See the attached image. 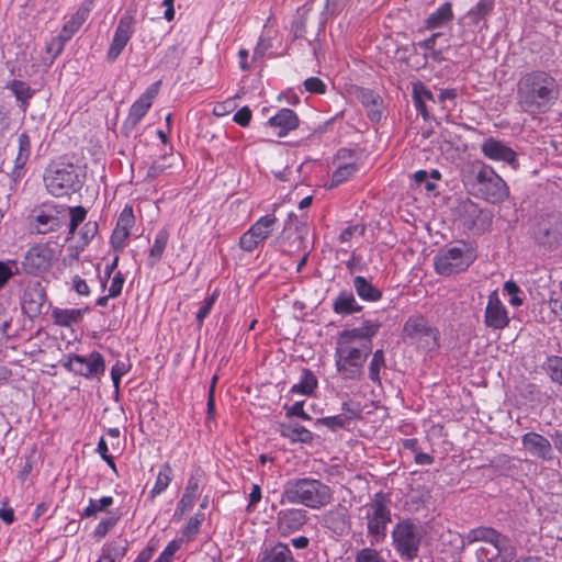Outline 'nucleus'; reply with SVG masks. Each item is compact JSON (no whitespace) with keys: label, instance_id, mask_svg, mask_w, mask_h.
<instances>
[{"label":"nucleus","instance_id":"obj_27","mask_svg":"<svg viewBox=\"0 0 562 562\" xmlns=\"http://www.w3.org/2000/svg\"><path fill=\"white\" fill-rule=\"evenodd\" d=\"M353 288L361 300L376 302L382 297V292L364 277L357 276L353 279Z\"/></svg>","mask_w":562,"mask_h":562},{"label":"nucleus","instance_id":"obj_21","mask_svg":"<svg viewBox=\"0 0 562 562\" xmlns=\"http://www.w3.org/2000/svg\"><path fill=\"white\" fill-rule=\"evenodd\" d=\"M522 446L533 457L542 460L552 459V447L550 441L540 434L527 432L521 438Z\"/></svg>","mask_w":562,"mask_h":562},{"label":"nucleus","instance_id":"obj_16","mask_svg":"<svg viewBox=\"0 0 562 562\" xmlns=\"http://www.w3.org/2000/svg\"><path fill=\"white\" fill-rule=\"evenodd\" d=\"M307 521V513L302 508H286L278 513L277 528L282 537L299 531Z\"/></svg>","mask_w":562,"mask_h":562},{"label":"nucleus","instance_id":"obj_8","mask_svg":"<svg viewBox=\"0 0 562 562\" xmlns=\"http://www.w3.org/2000/svg\"><path fill=\"white\" fill-rule=\"evenodd\" d=\"M477 192L487 202L499 203L509 195L506 182L490 166H483L477 175Z\"/></svg>","mask_w":562,"mask_h":562},{"label":"nucleus","instance_id":"obj_34","mask_svg":"<svg viewBox=\"0 0 562 562\" xmlns=\"http://www.w3.org/2000/svg\"><path fill=\"white\" fill-rule=\"evenodd\" d=\"M386 368L385 356L382 349L373 352L372 359L369 363V379L376 385L381 386V370Z\"/></svg>","mask_w":562,"mask_h":562},{"label":"nucleus","instance_id":"obj_9","mask_svg":"<svg viewBox=\"0 0 562 562\" xmlns=\"http://www.w3.org/2000/svg\"><path fill=\"white\" fill-rule=\"evenodd\" d=\"M394 547L405 560L412 561L418 555L420 536L418 528L409 520L400 521L392 532Z\"/></svg>","mask_w":562,"mask_h":562},{"label":"nucleus","instance_id":"obj_50","mask_svg":"<svg viewBox=\"0 0 562 562\" xmlns=\"http://www.w3.org/2000/svg\"><path fill=\"white\" fill-rule=\"evenodd\" d=\"M128 231L115 226L110 243L115 251H122L125 247V241L130 236Z\"/></svg>","mask_w":562,"mask_h":562},{"label":"nucleus","instance_id":"obj_18","mask_svg":"<svg viewBox=\"0 0 562 562\" xmlns=\"http://www.w3.org/2000/svg\"><path fill=\"white\" fill-rule=\"evenodd\" d=\"M104 371V360L99 352L88 356L72 355V372L92 379Z\"/></svg>","mask_w":562,"mask_h":562},{"label":"nucleus","instance_id":"obj_39","mask_svg":"<svg viewBox=\"0 0 562 562\" xmlns=\"http://www.w3.org/2000/svg\"><path fill=\"white\" fill-rule=\"evenodd\" d=\"M358 170L359 167L355 162L338 166V168L333 173L331 184L339 186L344 183L345 181L349 180Z\"/></svg>","mask_w":562,"mask_h":562},{"label":"nucleus","instance_id":"obj_19","mask_svg":"<svg viewBox=\"0 0 562 562\" xmlns=\"http://www.w3.org/2000/svg\"><path fill=\"white\" fill-rule=\"evenodd\" d=\"M481 150L485 157L495 161H504L513 168H517L516 153L503 142L490 137L481 145Z\"/></svg>","mask_w":562,"mask_h":562},{"label":"nucleus","instance_id":"obj_37","mask_svg":"<svg viewBox=\"0 0 562 562\" xmlns=\"http://www.w3.org/2000/svg\"><path fill=\"white\" fill-rule=\"evenodd\" d=\"M542 368L553 383L562 386V357H548Z\"/></svg>","mask_w":562,"mask_h":562},{"label":"nucleus","instance_id":"obj_12","mask_svg":"<svg viewBox=\"0 0 562 562\" xmlns=\"http://www.w3.org/2000/svg\"><path fill=\"white\" fill-rule=\"evenodd\" d=\"M510 318L506 306L501 301L497 291L488 295L484 313V324L494 330H502L509 325Z\"/></svg>","mask_w":562,"mask_h":562},{"label":"nucleus","instance_id":"obj_30","mask_svg":"<svg viewBox=\"0 0 562 562\" xmlns=\"http://www.w3.org/2000/svg\"><path fill=\"white\" fill-rule=\"evenodd\" d=\"M318 381L315 374L310 369H303L300 381L291 387L290 392L293 394H302L310 396L317 387Z\"/></svg>","mask_w":562,"mask_h":562},{"label":"nucleus","instance_id":"obj_59","mask_svg":"<svg viewBox=\"0 0 562 562\" xmlns=\"http://www.w3.org/2000/svg\"><path fill=\"white\" fill-rule=\"evenodd\" d=\"M355 234L363 235L364 234V227H361L359 225H352V226L346 227L339 234V241L340 243H348L352 238V236Z\"/></svg>","mask_w":562,"mask_h":562},{"label":"nucleus","instance_id":"obj_55","mask_svg":"<svg viewBox=\"0 0 562 562\" xmlns=\"http://www.w3.org/2000/svg\"><path fill=\"white\" fill-rule=\"evenodd\" d=\"M216 293H213L211 296L206 297L201 307L199 308L196 313V321L198 325L201 326L203 324V321L206 318V316L210 314L211 310L213 308V305L216 301Z\"/></svg>","mask_w":562,"mask_h":562},{"label":"nucleus","instance_id":"obj_51","mask_svg":"<svg viewBox=\"0 0 562 562\" xmlns=\"http://www.w3.org/2000/svg\"><path fill=\"white\" fill-rule=\"evenodd\" d=\"M127 544H121L119 542L109 543L103 548L102 554L104 558H113L114 560H121L125 555Z\"/></svg>","mask_w":562,"mask_h":562},{"label":"nucleus","instance_id":"obj_53","mask_svg":"<svg viewBox=\"0 0 562 562\" xmlns=\"http://www.w3.org/2000/svg\"><path fill=\"white\" fill-rule=\"evenodd\" d=\"M260 243V239L256 238L255 234L252 235L250 228L239 238V247L248 252L254 251Z\"/></svg>","mask_w":562,"mask_h":562},{"label":"nucleus","instance_id":"obj_26","mask_svg":"<svg viewBox=\"0 0 562 562\" xmlns=\"http://www.w3.org/2000/svg\"><path fill=\"white\" fill-rule=\"evenodd\" d=\"M458 24L460 26L459 36L463 42L474 41L479 32L487 29L482 27L483 21L469 11L459 19Z\"/></svg>","mask_w":562,"mask_h":562},{"label":"nucleus","instance_id":"obj_11","mask_svg":"<svg viewBox=\"0 0 562 562\" xmlns=\"http://www.w3.org/2000/svg\"><path fill=\"white\" fill-rule=\"evenodd\" d=\"M134 33V18L131 14H124L121 16L117 26L115 29L112 42L106 52V59L113 63L121 55L122 50L131 40Z\"/></svg>","mask_w":562,"mask_h":562},{"label":"nucleus","instance_id":"obj_38","mask_svg":"<svg viewBox=\"0 0 562 562\" xmlns=\"http://www.w3.org/2000/svg\"><path fill=\"white\" fill-rule=\"evenodd\" d=\"M9 89L15 95L16 100L21 102V106L25 110L29 100L33 97L34 91L30 88V86L21 80H13L9 85Z\"/></svg>","mask_w":562,"mask_h":562},{"label":"nucleus","instance_id":"obj_3","mask_svg":"<svg viewBox=\"0 0 562 562\" xmlns=\"http://www.w3.org/2000/svg\"><path fill=\"white\" fill-rule=\"evenodd\" d=\"M333 501L331 488L319 480L301 477L289 480L281 494L280 503L300 504L321 509Z\"/></svg>","mask_w":562,"mask_h":562},{"label":"nucleus","instance_id":"obj_31","mask_svg":"<svg viewBox=\"0 0 562 562\" xmlns=\"http://www.w3.org/2000/svg\"><path fill=\"white\" fill-rule=\"evenodd\" d=\"M173 477L172 469L169 463H164L157 474L156 482L150 490L148 497L154 501L155 497L162 494L171 483Z\"/></svg>","mask_w":562,"mask_h":562},{"label":"nucleus","instance_id":"obj_28","mask_svg":"<svg viewBox=\"0 0 562 562\" xmlns=\"http://www.w3.org/2000/svg\"><path fill=\"white\" fill-rule=\"evenodd\" d=\"M334 312L337 314L349 315L361 311V306L356 301L351 292H340L333 304Z\"/></svg>","mask_w":562,"mask_h":562},{"label":"nucleus","instance_id":"obj_49","mask_svg":"<svg viewBox=\"0 0 562 562\" xmlns=\"http://www.w3.org/2000/svg\"><path fill=\"white\" fill-rule=\"evenodd\" d=\"M198 497L183 493L175 512V517L180 520L183 516L193 508L194 502Z\"/></svg>","mask_w":562,"mask_h":562},{"label":"nucleus","instance_id":"obj_40","mask_svg":"<svg viewBox=\"0 0 562 562\" xmlns=\"http://www.w3.org/2000/svg\"><path fill=\"white\" fill-rule=\"evenodd\" d=\"M113 502L114 501L112 496H103L98 501L90 498L89 505L82 512L81 517H93L98 513L106 510V508L110 507Z\"/></svg>","mask_w":562,"mask_h":562},{"label":"nucleus","instance_id":"obj_43","mask_svg":"<svg viewBox=\"0 0 562 562\" xmlns=\"http://www.w3.org/2000/svg\"><path fill=\"white\" fill-rule=\"evenodd\" d=\"M203 471L201 469H195L188 479L183 493L199 497L201 494V485L203 483Z\"/></svg>","mask_w":562,"mask_h":562},{"label":"nucleus","instance_id":"obj_5","mask_svg":"<svg viewBox=\"0 0 562 562\" xmlns=\"http://www.w3.org/2000/svg\"><path fill=\"white\" fill-rule=\"evenodd\" d=\"M389 499L382 493H376L361 510L367 520V532L372 537V544L382 542L386 537L389 524L392 521Z\"/></svg>","mask_w":562,"mask_h":562},{"label":"nucleus","instance_id":"obj_25","mask_svg":"<svg viewBox=\"0 0 562 562\" xmlns=\"http://www.w3.org/2000/svg\"><path fill=\"white\" fill-rule=\"evenodd\" d=\"M280 435L292 442L310 443L313 440V434L302 425L289 422L282 423L279 427Z\"/></svg>","mask_w":562,"mask_h":562},{"label":"nucleus","instance_id":"obj_29","mask_svg":"<svg viewBox=\"0 0 562 562\" xmlns=\"http://www.w3.org/2000/svg\"><path fill=\"white\" fill-rule=\"evenodd\" d=\"M453 19L452 5L450 2L441 4L435 12H432L426 20V27L428 30L442 27Z\"/></svg>","mask_w":562,"mask_h":562},{"label":"nucleus","instance_id":"obj_41","mask_svg":"<svg viewBox=\"0 0 562 562\" xmlns=\"http://www.w3.org/2000/svg\"><path fill=\"white\" fill-rule=\"evenodd\" d=\"M97 234V222H87L78 233L79 239L77 240L76 248L83 249Z\"/></svg>","mask_w":562,"mask_h":562},{"label":"nucleus","instance_id":"obj_23","mask_svg":"<svg viewBox=\"0 0 562 562\" xmlns=\"http://www.w3.org/2000/svg\"><path fill=\"white\" fill-rule=\"evenodd\" d=\"M268 124L278 127V135L282 137L299 126V117L293 110L284 108L271 116Z\"/></svg>","mask_w":562,"mask_h":562},{"label":"nucleus","instance_id":"obj_61","mask_svg":"<svg viewBox=\"0 0 562 562\" xmlns=\"http://www.w3.org/2000/svg\"><path fill=\"white\" fill-rule=\"evenodd\" d=\"M67 38L68 36L61 34L60 36L52 40L47 46V52L53 54V57L57 56L63 50L64 43Z\"/></svg>","mask_w":562,"mask_h":562},{"label":"nucleus","instance_id":"obj_60","mask_svg":"<svg viewBox=\"0 0 562 562\" xmlns=\"http://www.w3.org/2000/svg\"><path fill=\"white\" fill-rule=\"evenodd\" d=\"M178 549L179 546L176 541L169 542L155 562H170Z\"/></svg>","mask_w":562,"mask_h":562},{"label":"nucleus","instance_id":"obj_2","mask_svg":"<svg viewBox=\"0 0 562 562\" xmlns=\"http://www.w3.org/2000/svg\"><path fill=\"white\" fill-rule=\"evenodd\" d=\"M559 97L558 80L548 71L530 70L518 79L516 101L524 113L544 114L555 104Z\"/></svg>","mask_w":562,"mask_h":562},{"label":"nucleus","instance_id":"obj_20","mask_svg":"<svg viewBox=\"0 0 562 562\" xmlns=\"http://www.w3.org/2000/svg\"><path fill=\"white\" fill-rule=\"evenodd\" d=\"M46 295L40 283L29 285L23 293L22 310L30 317H36L42 313Z\"/></svg>","mask_w":562,"mask_h":562},{"label":"nucleus","instance_id":"obj_24","mask_svg":"<svg viewBox=\"0 0 562 562\" xmlns=\"http://www.w3.org/2000/svg\"><path fill=\"white\" fill-rule=\"evenodd\" d=\"M257 562H295L288 544L278 542L270 548L263 549Z\"/></svg>","mask_w":562,"mask_h":562},{"label":"nucleus","instance_id":"obj_46","mask_svg":"<svg viewBox=\"0 0 562 562\" xmlns=\"http://www.w3.org/2000/svg\"><path fill=\"white\" fill-rule=\"evenodd\" d=\"M204 514L203 513H196L192 517H190L189 521L187 522L182 536L191 540L199 531L202 522L204 521Z\"/></svg>","mask_w":562,"mask_h":562},{"label":"nucleus","instance_id":"obj_45","mask_svg":"<svg viewBox=\"0 0 562 562\" xmlns=\"http://www.w3.org/2000/svg\"><path fill=\"white\" fill-rule=\"evenodd\" d=\"M355 562H387L380 551L367 547L357 551Z\"/></svg>","mask_w":562,"mask_h":562},{"label":"nucleus","instance_id":"obj_13","mask_svg":"<svg viewBox=\"0 0 562 562\" xmlns=\"http://www.w3.org/2000/svg\"><path fill=\"white\" fill-rule=\"evenodd\" d=\"M52 256V250L46 245H35L25 254L22 268L30 274L46 271L50 266Z\"/></svg>","mask_w":562,"mask_h":562},{"label":"nucleus","instance_id":"obj_4","mask_svg":"<svg viewBox=\"0 0 562 562\" xmlns=\"http://www.w3.org/2000/svg\"><path fill=\"white\" fill-rule=\"evenodd\" d=\"M474 542H481L475 551L479 562H494L499 557L503 562H509L515 554L509 539L490 527L471 529L462 539L463 546Z\"/></svg>","mask_w":562,"mask_h":562},{"label":"nucleus","instance_id":"obj_17","mask_svg":"<svg viewBox=\"0 0 562 562\" xmlns=\"http://www.w3.org/2000/svg\"><path fill=\"white\" fill-rule=\"evenodd\" d=\"M160 81L150 85L145 92L132 104L126 124L135 127L150 109L154 99L159 92Z\"/></svg>","mask_w":562,"mask_h":562},{"label":"nucleus","instance_id":"obj_58","mask_svg":"<svg viewBox=\"0 0 562 562\" xmlns=\"http://www.w3.org/2000/svg\"><path fill=\"white\" fill-rule=\"evenodd\" d=\"M124 276L122 272L117 271L112 278L110 288H109V296L116 297L121 294L123 284H124Z\"/></svg>","mask_w":562,"mask_h":562},{"label":"nucleus","instance_id":"obj_56","mask_svg":"<svg viewBox=\"0 0 562 562\" xmlns=\"http://www.w3.org/2000/svg\"><path fill=\"white\" fill-rule=\"evenodd\" d=\"M413 99L422 101H435L432 92L420 81L413 83Z\"/></svg>","mask_w":562,"mask_h":562},{"label":"nucleus","instance_id":"obj_48","mask_svg":"<svg viewBox=\"0 0 562 562\" xmlns=\"http://www.w3.org/2000/svg\"><path fill=\"white\" fill-rule=\"evenodd\" d=\"M318 424L328 427L331 430L345 428L349 424V418L346 415L327 416L317 419Z\"/></svg>","mask_w":562,"mask_h":562},{"label":"nucleus","instance_id":"obj_64","mask_svg":"<svg viewBox=\"0 0 562 562\" xmlns=\"http://www.w3.org/2000/svg\"><path fill=\"white\" fill-rule=\"evenodd\" d=\"M342 414L341 415H346L348 418H349V422L355 418L356 416H358L361 412L360 409V405L359 404H356V403H352V402H345L342 403Z\"/></svg>","mask_w":562,"mask_h":562},{"label":"nucleus","instance_id":"obj_32","mask_svg":"<svg viewBox=\"0 0 562 562\" xmlns=\"http://www.w3.org/2000/svg\"><path fill=\"white\" fill-rule=\"evenodd\" d=\"M277 222H278V220H277L276 215L267 214L265 216H261L259 220H257L250 226V231H251L252 235L254 234L256 235V238L260 239V241H263L272 234Z\"/></svg>","mask_w":562,"mask_h":562},{"label":"nucleus","instance_id":"obj_10","mask_svg":"<svg viewBox=\"0 0 562 562\" xmlns=\"http://www.w3.org/2000/svg\"><path fill=\"white\" fill-rule=\"evenodd\" d=\"M533 238L539 245L549 248L562 245V218L558 215L542 217L533 228Z\"/></svg>","mask_w":562,"mask_h":562},{"label":"nucleus","instance_id":"obj_35","mask_svg":"<svg viewBox=\"0 0 562 562\" xmlns=\"http://www.w3.org/2000/svg\"><path fill=\"white\" fill-rule=\"evenodd\" d=\"M440 36L441 33H434L430 37L417 43V46L425 52L424 56L426 58H431L432 60L438 63L445 59L442 56V49L436 48L437 40Z\"/></svg>","mask_w":562,"mask_h":562},{"label":"nucleus","instance_id":"obj_47","mask_svg":"<svg viewBox=\"0 0 562 562\" xmlns=\"http://www.w3.org/2000/svg\"><path fill=\"white\" fill-rule=\"evenodd\" d=\"M93 7L91 0L85 1L77 10L76 15L72 16V33L78 30L88 19Z\"/></svg>","mask_w":562,"mask_h":562},{"label":"nucleus","instance_id":"obj_7","mask_svg":"<svg viewBox=\"0 0 562 562\" xmlns=\"http://www.w3.org/2000/svg\"><path fill=\"white\" fill-rule=\"evenodd\" d=\"M476 255L473 248L461 243L457 246L441 249L434 259L435 270L440 276H451L465 271L475 260Z\"/></svg>","mask_w":562,"mask_h":562},{"label":"nucleus","instance_id":"obj_6","mask_svg":"<svg viewBox=\"0 0 562 562\" xmlns=\"http://www.w3.org/2000/svg\"><path fill=\"white\" fill-rule=\"evenodd\" d=\"M403 339L423 351H434L439 348V331L422 315H413L403 326Z\"/></svg>","mask_w":562,"mask_h":562},{"label":"nucleus","instance_id":"obj_62","mask_svg":"<svg viewBox=\"0 0 562 562\" xmlns=\"http://www.w3.org/2000/svg\"><path fill=\"white\" fill-rule=\"evenodd\" d=\"M251 120V111L248 106H244L238 110L234 115V122L241 126H247Z\"/></svg>","mask_w":562,"mask_h":562},{"label":"nucleus","instance_id":"obj_36","mask_svg":"<svg viewBox=\"0 0 562 562\" xmlns=\"http://www.w3.org/2000/svg\"><path fill=\"white\" fill-rule=\"evenodd\" d=\"M60 221L57 216L50 213L41 212L35 216L34 228L40 234H46L50 231H55L59 227Z\"/></svg>","mask_w":562,"mask_h":562},{"label":"nucleus","instance_id":"obj_42","mask_svg":"<svg viewBox=\"0 0 562 562\" xmlns=\"http://www.w3.org/2000/svg\"><path fill=\"white\" fill-rule=\"evenodd\" d=\"M120 515L111 514L108 517L101 519V521L95 526L93 536L95 539L100 540L104 538L110 530H112L119 522Z\"/></svg>","mask_w":562,"mask_h":562},{"label":"nucleus","instance_id":"obj_52","mask_svg":"<svg viewBox=\"0 0 562 562\" xmlns=\"http://www.w3.org/2000/svg\"><path fill=\"white\" fill-rule=\"evenodd\" d=\"M134 224H135V216L133 213V209H132V206L126 205L122 210V212L117 218L116 226L131 232V228L134 226Z\"/></svg>","mask_w":562,"mask_h":562},{"label":"nucleus","instance_id":"obj_63","mask_svg":"<svg viewBox=\"0 0 562 562\" xmlns=\"http://www.w3.org/2000/svg\"><path fill=\"white\" fill-rule=\"evenodd\" d=\"M126 373V368L124 363L117 362L114 364L111 369V379L115 386V389H119L121 378Z\"/></svg>","mask_w":562,"mask_h":562},{"label":"nucleus","instance_id":"obj_14","mask_svg":"<svg viewBox=\"0 0 562 562\" xmlns=\"http://www.w3.org/2000/svg\"><path fill=\"white\" fill-rule=\"evenodd\" d=\"M461 221L468 229L485 231L492 224V214L472 201H465L461 204Z\"/></svg>","mask_w":562,"mask_h":562},{"label":"nucleus","instance_id":"obj_44","mask_svg":"<svg viewBox=\"0 0 562 562\" xmlns=\"http://www.w3.org/2000/svg\"><path fill=\"white\" fill-rule=\"evenodd\" d=\"M494 10V0H480L469 12L483 21L482 27H487L486 19Z\"/></svg>","mask_w":562,"mask_h":562},{"label":"nucleus","instance_id":"obj_22","mask_svg":"<svg viewBox=\"0 0 562 562\" xmlns=\"http://www.w3.org/2000/svg\"><path fill=\"white\" fill-rule=\"evenodd\" d=\"M357 98L367 110V115L372 122H379L383 113L382 98L370 89H359Z\"/></svg>","mask_w":562,"mask_h":562},{"label":"nucleus","instance_id":"obj_54","mask_svg":"<svg viewBox=\"0 0 562 562\" xmlns=\"http://www.w3.org/2000/svg\"><path fill=\"white\" fill-rule=\"evenodd\" d=\"M504 291L510 296L509 303L513 306H520L522 304V299L518 295L520 292L519 286L516 282L509 280L504 283Z\"/></svg>","mask_w":562,"mask_h":562},{"label":"nucleus","instance_id":"obj_15","mask_svg":"<svg viewBox=\"0 0 562 562\" xmlns=\"http://www.w3.org/2000/svg\"><path fill=\"white\" fill-rule=\"evenodd\" d=\"M47 191L54 196H66L70 190V172L66 168L50 165L44 176Z\"/></svg>","mask_w":562,"mask_h":562},{"label":"nucleus","instance_id":"obj_1","mask_svg":"<svg viewBox=\"0 0 562 562\" xmlns=\"http://www.w3.org/2000/svg\"><path fill=\"white\" fill-rule=\"evenodd\" d=\"M382 324L378 319H364L359 327L339 333L335 348V364L344 380H360L363 364L372 351V338Z\"/></svg>","mask_w":562,"mask_h":562},{"label":"nucleus","instance_id":"obj_57","mask_svg":"<svg viewBox=\"0 0 562 562\" xmlns=\"http://www.w3.org/2000/svg\"><path fill=\"white\" fill-rule=\"evenodd\" d=\"M304 87L311 93L324 94L326 92V85L317 77H310L305 79Z\"/></svg>","mask_w":562,"mask_h":562},{"label":"nucleus","instance_id":"obj_33","mask_svg":"<svg viewBox=\"0 0 562 562\" xmlns=\"http://www.w3.org/2000/svg\"><path fill=\"white\" fill-rule=\"evenodd\" d=\"M169 239V233L167 229L162 228L160 229L154 239V244L150 248L149 256H148V263L149 266L156 265L162 257V254L166 249L167 243Z\"/></svg>","mask_w":562,"mask_h":562}]
</instances>
